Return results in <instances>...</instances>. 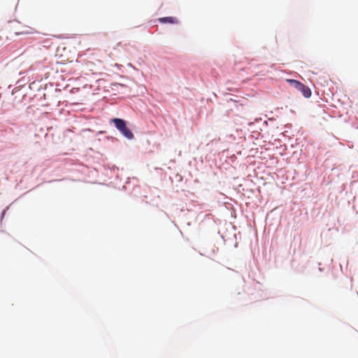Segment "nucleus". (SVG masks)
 I'll list each match as a JSON object with an SVG mask.
<instances>
[{"label": "nucleus", "mask_w": 358, "mask_h": 358, "mask_svg": "<svg viewBox=\"0 0 358 358\" xmlns=\"http://www.w3.org/2000/svg\"><path fill=\"white\" fill-rule=\"evenodd\" d=\"M159 21L161 23L178 24V19L176 17H160Z\"/></svg>", "instance_id": "4"}, {"label": "nucleus", "mask_w": 358, "mask_h": 358, "mask_svg": "<svg viewBox=\"0 0 358 358\" xmlns=\"http://www.w3.org/2000/svg\"><path fill=\"white\" fill-rule=\"evenodd\" d=\"M34 33H36L35 29L29 26H23L21 29L15 31L16 35L32 34Z\"/></svg>", "instance_id": "3"}, {"label": "nucleus", "mask_w": 358, "mask_h": 358, "mask_svg": "<svg viewBox=\"0 0 358 358\" xmlns=\"http://www.w3.org/2000/svg\"><path fill=\"white\" fill-rule=\"evenodd\" d=\"M287 81L292 86H294L296 89L301 91L305 97L308 98L311 96V91L309 89V87L304 85L301 82L292 79H288L287 80Z\"/></svg>", "instance_id": "2"}, {"label": "nucleus", "mask_w": 358, "mask_h": 358, "mask_svg": "<svg viewBox=\"0 0 358 358\" xmlns=\"http://www.w3.org/2000/svg\"><path fill=\"white\" fill-rule=\"evenodd\" d=\"M112 122L115 124V127L124 137L128 139L134 138L133 133L129 128H127L126 122L124 120L120 118H114L112 120Z\"/></svg>", "instance_id": "1"}]
</instances>
